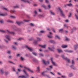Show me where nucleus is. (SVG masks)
I'll return each mask as SVG.
<instances>
[{
	"mask_svg": "<svg viewBox=\"0 0 78 78\" xmlns=\"http://www.w3.org/2000/svg\"><path fill=\"white\" fill-rule=\"evenodd\" d=\"M13 29L14 31H21V29H20L18 28L16 26H14L13 27Z\"/></svg>",
	"mask_w": 78,
	"mask_h": 78,
	"instance_id": "nucleus-3",
	"label": "nucleus"
},
{
	"mask_svg": "<svg viewBox=\"0 0 78 78\" xmlns=\"http://www.w3.org/2000/svg\"><path fill=\"white\" fill-rule=\"evenodd\" d=\"M0 23H4V21L3 20H0Z\"/></svg>",
	"mask_w": 78,
	"mask_h": 78,
	"instance_id": "nucleus-26",
	"label": "nucleus"
},
{
	"mask_svg": "<svg viewBox=\"0 0 78 78\" xmlns=\"http://www.w3.org/2000/svg\"><path fill=\"white\" fill-rule=\"evenodd\" d=\"M75 16L76 17V19L78 20V15H76V14H75Z\"/></svg>",
	"mask_w": 78,
	"mask_h": 78,
	"instance_id": "nucleus-28",
	"label": "nucleus"
},
{
	"mask_svg": "<svg viewBox=\"0 0 78 78\" xmlns=\"http://www.w3.org/2000/svg\"><path fill=\"white\" fill-rule=\"evenodd\" d=\"M58 9L60 12V14L61 16L63 17H66V16H65V14L64 13V12H63V11H62V10L61 8L58 7Z\"/></svg>",
	"mask_w": 78,
	"mask_h": 78,
	"instance_id": "nucleus-2",
	"label": "nucleus"
},
{
	"mask_svg": "<svg viewBox=\"0 0 78 78\" xmlns=\"http://www.w3.org/2000/svg\"><path fill=\"white\" fill-rule=\"evenodd\" d=\"M48 37H49V38H52V36H50V35H48Z\"/></svg>",
	"mask_w": 78,
	"mask_h": 78,
	"instance_id": "nucleus-45",
	"label": "nucleus"
},
{
	"mask_svg": "<svg viewBox=\"0 0 78 78\" xmlns=\"http://www.w3.org/2000/svg\"><path fill=\"white\" fill-rule=\"evenodd\" d=\"M69 39H66L65 41H69Z\"/></svg>",
	"mask_w": 78,
	"mask_h": 78,
	"instance_id": "nucleus-62",
	"label": "nucleus"
},
{
	"mask_svg": "<svg viewBox=\"0 0 78 78\" xmlns=\"http://www.w3.org/2000/svg\"><path fill=\"white\" fill-rule=\"evenodd\" d=\"M10 40L9 39H5V42H8V41H9Z\"/></svg>",
	"mask_w": 78,
	"mask_h": 78,
	"instance_id": "nucleus-35",
	"label": "nucleus"
},
{
	"mask_svg": "<svg viewBox=\"0 0 78 78\" xmlns=\"http://www.w3.org/2000/svg\"><path fill=\"white\" fill-rule=\"evenodd\" d=\"M3 9H5V11H9V10H8V8H6L5 7H3Z\"/></svg>",
	"mask_w": 78,
	"mask_h": 78,
	"instance_id": "nucleus-27",
	"label": "nucleus"
},
{
	"mask_svg": "<svg viewBox=\"0 0 78 78\" xmlns=\"http://www.w3.org/2000/svg\"><path fill=\"white\" fill-rule=\"evenodd\" d=\"M10 17L11 18H12L13 19H16V17H15V16H10Z\"/></svg>",
	"mask_w": 78,
	"mask_h": 78,
	"instance_id": "nucleus-34",
	"label": "nucleus"
},
{
	"mask_svg": "<svg viewBox=\"0 0 78 78\" xmlns=\"http://www.w3.org/2000/svg\"><path fill=\"white\" fill-rule=\"evenodd\" d=\"M72 13H69V15L68 16L69 17H71V16H72Z\"/></svg>",
	"mask_w": 78,
	"mask_h": 78,
	"instance_id": "nucleus-38",
	"label": "nucleus"
},
{
	"mask_svg": "<svg viewBox=\"0 0 78 78\" xmlns=\"http://www.w3.org/2000/svg\"><path fill=\"white\" fill-rule=\"evenodd\" d=\"M23 38H22V37H20L18 39H23Z\"/></svg>",
	"mask_w": 78,
	"mask_h": 78,
	"instance_id": "nucleus-59",
	"label": "nucleus"
},
{
	"mask_svg": "<svg viewBox=\"0 0 78 78\" xmlns=\"http://www.w3.org/2000/svg\"><path fill=\"white\" fill-rule=\"evenodd\" d=\"M40 56H44V54H40Z\"/></svg>",
	"mask_w": 78,
	"mask_h": 78,
	"instance_id": "nucleus-55",
	"label": "nucleus"
},
{
	"mask_svg": "<svg viewBox=\"0 0 78 78\" xmlns=\"http://www.w3.org/2000/svg\"><path fill=\"white\" fill-rule=\"evenodd\" d=\"M0 31L2 33H6V31L4 30H0Z\"/></svg>",
	"mask_w": 78,
	"mask_h": 78,
	"instance_id": "nucleus-18",
	"label": "nucleus"
},
{
	"mask_svg": "<svg viewBox=\"0 0 78 78\" xmlns=\"http://www.w3.org/2000/svg\"><path fill=\"white\" fill-rule=\"evenodd\" d=\"M62 76L63 78H66V76Z\"/></svg>",
	"mask_w": 78,
	"mask_h": 78,
	"instance_id": "nucleus-56",
	"label": "nucleus"
},
{
	"mask_svg": "<svg viewBox=\"0 0 78 78\" xmlns=\"http://www.w3.org/2000/svg\"><path fill=\"white\" fill-rule=\"evenodd\" d=\"M20 67H21V68H23V66L21 65H20Z\"/></svg>",
	"mask_w": 78,
	"mask_h": 78,
	"instance_id": "nucleus-54",
	"label": "nucleus"
},
{
	"mask_svg": "<svg viewBox=\"0 0 78 78\" xmlns=\"http://www.w3.org/2000/svg\"><path fill=\"white\" fill-rule=\"evenodd\" d=\"M21 60H23L24 59V58H23L22 57H21Z\"/></svg>",
	"mask_w": 78,
	"mask_h": 78,
	"instance_id": "nucleus-61",
	"label": "nucleus"
},
{
	"mask_svg": "<svg viewBox=\"0 0 78 78\" xmlns=\"http://www.w3.org/2000/svg\"><path fill=\"white\" fill-rule=\"evenodd\" d=\"M33 61H34V62H36V61H37V60H36V59L35 58H34L33 59Z\"/></svg>",
	"mask_w": 78,
	"mask_h": 78,
	"instance_id": "nucleus-46",
	"label": "nucleus"
},
{
	"mask_svg": "<svg viewBox=\"0 0 78 78\" xmlns=\"http://www.w3.org/2000/svg\"><path fill=\"white\" fill-rule=\"evenodd\" d=\"M50 73H51L53 75L55 76V73H53L51 72Z\"/></svg>",
	"mask_w": 78,
	"mask_h": 78,
	"instance_id": "nucleus-51",
	"label": "nucleus"
},
{
	"mask_svg": "<svg viewBox=\"0 0 78 78\" xmlns=\"http://www.w3.org/2000/svg\"><path fill=\"white\" fill-rule=\"evenodd\" d=\"M0 73L1 74H3V73H4V71H3V70L2 69H1V71H0Z\"/></svg>",
	"mask_w": 78,
	"mask_h": 78,
	"instance_id": "nucleus-29",
	"label": "nucleus"
},
{
	"mask_svg": "<svg viewBox=\"0 0 78 78\" xmlns=\"http://www.w3.org/2000/svg\"><path fill=\"white\" fill-rule=\"evenodd\" d=\"M26 47L28 49V50H29L30 51H33V49L30 48L28 46H26Z\"/></svg>",
	"mask_w": 78,
	"mask_h": 78,
	"instance_id": "nucleus-16",
	"label": "nucleus"
},
{
	"mask_svg": "<svg viewBox=\"0 0 78 78\" xmlns=\"http://www.w3.org/2000/svg\"><path fill=\"white\" fill-rule=\"evenodd\" d=\"M9 54L11 53V51H9L7 52Z\"/></svg>",
	"mask_w": 78,
	"mask_h": 78,
	"instance_id": "nucleus-63",
	"label": "nucleus"
},
{
	"mask_svg": "<svg viewBox=\"0 0 78 78\" xmlns=\"http://www.w3.org/2000/svg\"><path fill=\"white\" fill-rule=\"evenodd\" d=\"M74 49L75 50L76 49V48H78V44H77L76 45H75L74 46Z\"/></svg>",
	"mask_w": 78,
	"mask_h": 78,
	"instance_id": "nucleus-21",
	"label": "nucleus"
},
{
	"mask_svg": "<svg viewBox=\"0 0 78 78\" xmlns=\"http://www.w3.org/2000/svg\"><path fill=\"white\" fill-rule=\"evenodd\" d=\"M41 3H43L44 2V0H38ZM45 3H47V4H49V1L48 0H45Z\"/></svg>",
	"mask_w": 78,
	"mask_h": 78,
	"instance_id": "nucleus-8",
	"label": "nucleus"
},
{
	"mask_svg": "<svg viewBox=\"0 0 78 78\" xmlns=\"http://www.w3.org/2000/svg\"><path fill=\"white\" fill-rule=\"evenodd\" d=\"M41 40H34V44L35 45L37 44V41H41Z\"/></svg>",
	"mask_w": 78,
	"mask_h": 78,
	"instance_id": "nucleus-17",
	"label": "nucleus"
},
{
	"mask_svg": "<svg viewBox=\"0 0 78 78\" xmlns=\"http://www.w3.org/2000/svg\"><path fill=\"white\" fill-rule=\"evenodd\" d=\"M38 16L39 17H43V16L42 15H41V14H40L38 15Z\"/></svg>",
	"mask_w": 78,
	"mask_h": 78,
	"instance_id": "nucleus-53",
	"label": "nucleus"
},
{
	"mask_svg": "<svg viewBox=\"0 0 78 78\" xmlns=\"http://www.w3.org/2000/svg\"><path fill=\"white\" fill-rule=\"evenodd\" d=\"M50 12H51V13L52 15H55V13H53V12H52V11L51 10L50 11Z\"/></svg>",
	"mask_w": 78,
	"mask_h": 78,
	"instance_id": "nucleus-33",
	"label": "nucleus"
},
{
	"mask_svg": "<svg viewBox=\"0 0 78 78\" xmlns=\"http://www.w3.org/2000/svg\"><path fill=\"white\" fill-rule=\"evenodd\" d=\"M72 64L73 65L75 64V62H74V60H72Z\"/></svg>",
	"mask_w": 78,
	"mask_h": 78,
	"instance_id": "nucleus-47",
	"label": "nucleus"
},
{
	"mask_svg": "<svg viewBox=\"0 0 78 78\" xmlns=\"http://www.w3.org/2000/svg\"><path fill=\"white\" fill-rule=\"evenodd\" d=\"M51 30H52V31H53V32H54V33H56V31H55V30L53 28H52Z\"/></svg>",
	"mask_w": 78,
	"mask_h": 78,
	"instance_id": "nucleus-39",
	"label": "nucleus"
},
{
	"mask_svg": "<svg viewBox=\"0 0 78 78\" xmlns=\"http://www.w3.org/2000/svg\"><path fill=\"white\" fill-rule=\"evenodd\" d=\"M34 13L35 14H37V12H36V11H34Z\"/></svg>",
	"mask_w": 78,
	"mask_h": 78,
	"instance_id": "nucleus-58",
	"label": "nucleus"
},
{
	"mask_svg": "<svg viewBox=\"0 0 78 78\" xmlns=\"http://www.w3.org/2000/svg\"><path fill=\"white\" fill-rule=\"evenodd\" d=\"M65 22H69V20H66Z\"/></svg>",
	"mask_w": 78,
	"mask_h": 78,
	"instance_id": "nucleus-64",
	"label": "nucleus"
},
{
	"mask_svg": "<svg viewBox=\"0 0 78 78\" xmlns=\"http://www.w3.org/2000/svg\"><path fill=\"white\" fill-rule=\"evenodd\" d=\"M47 30H48V31H50V29L48 28H47Z\"/></svg>",
	"mask_w": 78,
	"mask_h": 78,
	"instance_id": "nucleus-52",
	"label": "nucleus"
},
{
	"mask_svg": "<svg viewBox=\"0 0 78 78\" xmlns=\"http://www.w3.org/2000/svg\"><path fill=\"white\" fill-rule=\"evenodd\" d=\"M67 47H68L67 45H63L62 46V47L63 48H67Z\"/></svg>",
	"mask_w": 78,
	"mask_h": 78,
	"instance_id": "nucleus-22",
	"label": "nucleus"
},
{
	"mask_svg": "<svg viewBox=\"0 0 78 78\" xmlns=\"http://www.w3.org/2000/svg\"><path fill=\"white\" fill-rule=\"evenodd\" d=\"M57 51H58L59 53H61V52H62V51L60 49H57Z\"/></svg>",
	"mask_w": 78,
	"mask_h": 78,
	"instance_id": "nucleus-23",
	"label": "nucleus"
},
{
	"mask_svg": "<svg viewBox=\"0 0 78 78\" xmlns=\"http://www.w3.org/2000/svg\"><path fill=\"white\" fill-rule=\"evenodd\" d=\"M39 46L40 47H41L42 48H46V45L45 44H44V45H39Z\"/></svg>",
	"mask_w": 78,
	"mask_h": 78,
	"instance_id": "nucleus-19",
	"label": "nucleus"
},
{
	"mask_svg": "<svg viewBox=\"0 0 78 78\" xmlns=\"http://www.w3.org/2000/svg\"><path fill=\"white\" fill-rule=\"evenodd\" d=\"M7 31L8 32V34H12V35H13V36H14V35L16 34V33L13 31L10 32L8 30H7Z\"/></svg>",
	"mask_w": 78,
	"mask_h": 78,
	"instance_id": "nucleus-4",
	"label": "nucleus"
},
{
	"mask_svg": "<svg viewBox=\"0 0 78 78\" xmlns=\"http://www.w3.org/2000/svg\"><path fill=\"white\" fill-rule=\"evenodd\" d=\"M30 26H32V27H34V24L32 23H30Z\"/></svg>",
	"mask_w": 78,
	"mask_h": 78,
	"instance_id": "nucleus-37",
	"label": "nucleus"
},
{
	"mask_svg": "<svg viewBox=\"0 0 78 78\" xmlns=\"http://www.w3.org/2000/svg\"><path fill=\"white\" fill-rule=\"evenodd\" d=\"M14 8H19V6L18 5H16L15 6H14Z\"/></svg>",
	"mask_w": 78,
	"mask_h": 78,
	"instance_id": "nucleus-20",
	"label": "nucleus"
},
{
	"mask_svg": "<svg viewBox=\"0 0 78 78\" xmlns=\"http://www.w3.org/2000/svg\"><path fill=\"white\" fill-rule=\"evenodd\" d=\"M12 47V48H13V49H14V50H16V47H15V46H13Z\"/></svg>",
	"mask_w": 78,
	"mask_h": 78,
	"instance_id": "nucleus-49",
	"label": "nucleus"
},
{
	"mask_svg": "<svg viewBox=\"0 0 78 78\" xmlns=\"http://www.w3.org/2000/svg\"><path fill=\"white\" fill-rule=\"evenodd\" d=\"M5 37H6V39H11V36L9 35H6L5 36Z\"/></svg>",
	"mask_w": 78,
	"mask_h": 78,
	"instance_id": "nucleus-13",
	"label": "nucleus"
},
{
	"mask_svg": "<svg viewBox=\"0 0 78 78\" xmlns=\"http://www.w3.org/2000/svg\"><path fill=\"white\" fill-rule=\"evenodd\" d=\"M67 5L68 6H73L72 4L71 3L68 4H67Z\"/></svg>",
	"mask_w": 78,
	"mask_h": 78,
	"instance_id": "nucleus-31",
	"label": "nucleus"
},
{
	"mask_svg": "<svg viewBox=\"0 0 78 78\" xmlns=\"http://www.w3.org/2000/svg\"><path fill=\"white\" fill-rule=\"evenodd\" d=\"M53 59H54V58H51V61L52 64H53V66H56V63L53 61Z\"/></svg>",
	"mask_w": 78,
	"mask_h": 78,
	"instance_id": "nucleus-5",
	"label": "nucleus"
},
{
	"mask_svg": "<svg viewBox=\"0 0 78 78\" xmlns=\"http://www.w3.org/2000/svg\"><path fill=\"white\" fill-rule=\"evenodd\" d=\"M43 62L44 64L45 65H47V64H50V61H48L47 62H45V60H43Z\"/></svg>",
	"mask_w": 78,
	"mask_h": 78,
	"instance_id": "nucleus-9",
	"label": "nucleus"
},
{
	"mask_svg": "<svg viewBox=\"0 0 78 78\" xmlns=\"http://www.w3.org/2000/svg\"><path fill=\"white\" fill-rule=\"evenodd\" d=\"M7 22H8V23H14V22L12 21L11 20H6Z\"/></svg>",
	"mask_w": 78,
	"mask_h": 78,
	"instance_id": "nucleus-15",
	"label": "nucleus"
},
{
	"mask_svg": "<svg viewBox=\"0 0 78 78\" xmlns=\"http://www.w3.org/2000/svg\"><path fill=\"white\" fill-rule=\"evenodd\" d=\"M55 37H57V39H61L60 37L58 35H56Z\"/></svg>",
	"mask_w": 78,
	"mask_h": 78,
	"instance_id": "nucleus-30",
	"label": "nucleus"
},
{
	"mask_svg": "<svg viewBox=\"0 0 78 78\" xmlns=\"http://www.w3.org/2000/svg\"><path fill=\"white\" fill-rule=\"evenodd\" d=\"M49 67L50 68H47V70H51V69H53V66L52 65H51L49 66Z\"/></svg>",
	"mask_w": 78,
	"mask_h": 78,
	"instance_id": "nucleus-14",
	"label": "nucleus"
},
{
	"mask_svg": "<svg viewBox=\"0 0 78 78\" xmlns=\"http://www.w3.org/2000/svg\"><path fill=\"white\" fill-rule=\"evenodd\" d=\"M18 72H20L22 71V70H21V69H18Z\"/></svg>",
	"mask_w": 78,
	"mask_h": 78,
	"instance_id": "nucleus-41",
	"label": "nucleus"
},
{
	"mask_svg": "<svg viewBox=\"0 0 78 78\" xmlns=\"http://www.w3.org/2000/svg\"><path fill=\"white\" fill-rule=\"evenodd\" d=\"M37 71H38V72H39V70H40V67H38L37 68Z\"/></svg>",
	"mask_w": 78,
	"mask_h": 78,
	"instance_id": "nucleus-42",
	"label": "nucleus"
},
{
	"mask_svg": "<svg viewBox=\"0 0 78 78\" xmlns=\"http://www.w3.org/2000/svg\"><path fill=\"white\" fill-rule=\"evenodd\" d=\"M40 33H45V31L43 30H41L40 31Z\"/></svg>",
	"mask_w": 78,
	"mask_h": 78,
	"instance_id": "nucleus-40",
	"label": "nucleus"
},
{
	"mask_svg": "<svg viewBox=\"0 0 78 78\" xmlns=\"http://www.w3.org/2000/svg\"><path fill=\"white\" fill-rule=\"evenodd\" d=\"M65 52H68V53H73V51L71 50H64Z\"/></svg>",
	"mask_w": 78,
	"mask_h": 78,
	"instance_id": "nucleus-11",
	"label": "nucleus"
},
{
	"mask_svg": "<svg viewBox=\"0 0 78 78\" xmlns=\"http://www.w3.org/2000/svg\"><path fill=\"white\" fill-rule=\"evenodd\" d=\"M42 7L44 8V9H47V7L45 5L43 4L42 5Z\"/></svg>",
	"mask_w": 78,
	"mask_h": 78,
	"instance_id": "nucleus-25",
	"label": "nucleus"
},
{
	"mask_svg": "<svg viewBox=\"0 0 78 78\" xmlns=\"http://www.w3.org/2000/svg\"><path fill=\"white\" fill-rule=\"evenodd\" d=\"M62 58H63V59H65V60H66V61H68V62H70V60H69V59L67 58H65L64 55H62Z\"/></svg>",
	"mask_w": 78,
	"mask_h": 78,
	"instance_id": "nucleus-10",
	"label": "nucleus"
},
{
	"mask_svg": "<svg viewBox=\"0 0 78 78\" xmlns=\"http://www.w3.org/2000/svg\"><path fill=\"white\" fill-rule=\"evenodd\" d=\"M48 48L49 50H50L51 51H53V49L50 48L48 47Z\"/></svg>",
	"mask_w": 78,
	"mask_h": 78,
	"instance_id": "nucleus-32",
	"label": "nucleus"
},
{
	"mask_svg": "<svg viewBox=\"0 0 78 78\" xmlns=\"http://www.w3.org/2000/svg\"><path fill=\"white\" fill-rule=\"evenodd\" d=\"M72 75H73V74H72V73H70L69 75V76L70 77L72 76Z\"/></svg>",
	"mask_w": 78,
	"mask_h": 78,
	"instance_id": "nucleus-36",
	"label": "nucleus"
},
{
	"mask_svg": "<svg viewBox=\"0 0 78 78\" xmlns=\"http://www.w3.org/2000/svg\"><path fill=\"white\" fill-rule=\"evenodd\" d=\"M59 32H60L61 33H62L63 31H64V29H61L59 30Z\"/></svg>",
	"mask_w": 78,
	"mask_h": 78,
	"instance_id": "nucleus-24",
	"label": "nucleus"
},
{
	"mask_svg": "<svg viewBox=\"0 0 78 78\" xmlns=\"http://www.w3.org/2000/svg\"><path fill=\"white\" fill-rule=\"evenodd\" d=\"M23 2H24V3H27L29 4H31V3L30 1H28V0H20Z\"/></svg>",
	"mask_w": 78,
	"mask_h": 78,
	"instance_id": "nucleus-6",
	"label": "nucleus"
},
{
	"mask_svg": "<svg viewBox=\"0 0 78 78\" xmlns=\"http://www.w3.org/2000/svg\"><path fill=\"white\" fill-rule=\"evenodd\" d=\"M16 23L19 26H20V25H22V24H24V23H25L23 21H21L20 22L17 21Z\"/></svg>",
	"mask_w": 78,
	"mask_h": 78,
	"instance_id": "nucleus-7",
	"label": "nucleus"
},
{
	"mask_svg": "<svg viewBox=\"0 0 78 78\" xmlns=\"http://www.w3.org/2000/svg\"><path fill=\"white\" fill-rule=\"evenodd\" d=\"M11 12H13V13H14L15 12H16V11L15 10L13 11V10H11Z\"/></svg>",
	"mask_w": 78,
	"mask_h": 78,
	"instance_id": "nucleus-48",
	"label": "nucleus"
},
{
	"mask_svg": "<svg viewBox=\"0 0 78 78\" xmlns=\"http://www.w3.org/2000/svg\"><path fill=\"white\" fill-rule=\"evenodd\" d=\"M57 74L58 75H61V73H59V72L57 73Z\"/></svg>",
	"mask_w": 78,
	"mask_h": 78,
	"instance_id": "nucleus-60",
	"label": "nucleus"
},
{
	"mask_svg": "<svg viewBox=\"0 0 78 78\" xmlns=\"http://www.w3.org/2000/svg\"><path fill=\"white\" fill-rule=\"evenodd\" d=\"M48 8H49V9L51 8V5H48Z\"/></svg>",
	"mask_w": 78,
	"mask_h": 78,
	"instance_id": "nucleus-43",
	"label": "nucleus"
},
{
	"mask_svg": "<svg viewBox=\"0 0 78 78\" xmlns=\"http://www.w3.org/2000/svg\"><path fill=\"white\" fill-rule=\"evenodd\" d=\"M8 15L7 13H5V14H1V13L0 12V16H6Z\"/></svg>",
	"mask_w": 78,
	"mask_h": 78,
	"instance_id": "nucleus-12",
	"label": "nucleus"
},
{
	"mask_svg": "<svg viewBox=\"0 0 78 78\" xmlns=\"http://www.w3.org/2000/svg\"><path fill=\"white\" fill-rule=\"evenodd\" d=\"M33 54L34 55H35V56H36V55H37V53L35 52H33Z\"/></svg>",
	"mask_w": 78,
	"mask_h": 78,
	"instance_id": "nucleus-44",
	"label": "nucleus"
},
{
	"mask_svg": "<svg viewBox=\"0 0 78 78\" xmlns=\"http://www.w3.org/2000/svg\"><path fill=\"white\" fill-rule=\"evenodd\" d=\"M50 73H51L53 75L55 76V73H53L51 72Z\"/></svg>",
	"mask_w": 78,
	"mask_h": 78,
	"instance_id": "nucleus-50",
	"label": "nucleus"
},
{
	"mask_svg": "<svg viewBox=\"0 0 78 78\" xmlns=\"http://www.w3.org/2000/svg\"><path fill=\"white\" fill-rule=\"evenodd\" d=\"M9 62H10V63H11V64H14V63H13V62H12L11 61H9Z\"/></svg>",
	"mask_w": 78,
	"mask_h": 78,
	"instance_id": "nucleus-57",
	"label": "nucleus"
},
{
	"mask_svg": "<svg viewBox=\"0 0 78 78\" xmlns=\"http://www.w3.org/2000/svg\"><path fill=\"white\" fill-rule=\"evenodd\" d=\"M24 69H24L23 70V72H24V73H25L26 75V76H24L23 75L21 76H19V78H27V77H28V74H27V72H26V70H27L30 72L32 73H33V71H32V70H31L30 69L27 67L26 66H24Z\"/></svg>",
	"mask_w": 78,
	"mask_h": 78,
	"instance_id": "nucleus-1",
	"label": "nucleus"
}]
</instances>
